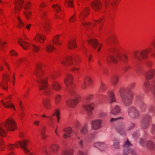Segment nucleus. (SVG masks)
<instances>
[{
	"instance_id": "nucleus-1",
	"label": "nucleus",
	"mask_w": 155,
	"mask_h": 155,
	"mask_svg": "<svg viewBox=\"0 0 155 155\" xmlns=\"http://www.w3.org/2000/svg\"><path fill=\"white\" fill-rule=\"evenodd\" d=\"M34 74L37 78V82L39 84L38 87L40 90H44V94L46 95H49L51 91V89H47L48 86V78L44 77V72L42 69L41 65L38 64L35 68Z\"/></svg>"
},
{
	"instance_id": "nucleus-2",
	"label": "nucleus",
	"mask_w": 155,
	"mask_h": 155,
	"mask_svg": "<svg viewBox=\"0 0 155 155\" xmlns=\"http://www.w3.org/2000/svg\"><path fill=\"white\" fill-rule=\"evenodd\" d=\"M89 11V8L86 7L80 13L79 15V18L82 25L85 27L89 26L95 27L97 25L99 31H101L104 24V21L102 18H101L98 20H94L92 23L90 22H87L86 21V18L88 15Z\"/></svg>"
},
{
	"instance_id": "nucleus-3",
	"label": "nucleus",
	"mask_w": 155,
	"mask_h": 155,
	"mask_svg": "<svg viewBox=\"0 0 155 155\" xmlns=\"http://www.w3.org/2000/svg\"><path fill=\"white\" fill-rule=\"evenodd\" d=\"M30 142L29 139H26L23 140L18 141L15 144H9L7 146V149L10 150H14L15 147L18 148L19 146L22 149L25 153L29 152V150L28 148V145Z\"/></svg>"
},
{
	"instance_id": "nucleus-4",
	"label": "nucleus",
	"mask_w": 155,
	"mask_h": 155,
	"mask_svg": "<svg viewBox=\"0 0 155 155\" xmlns=\"http://www.w3.org/2000/svg\"><path fill=\"white\" fill-rule=\"evenodd\" d=\"M119 93L124 104L127 106L130 104L131 102L133 97V94L127 95L126 93V91L123 88H121L120 89Z\"/></svg>"
},
{
	"instance_id": "nucleus-5",
	"label": "nucleus",
	"mask_w": 155,
	"mask_h": 155,
	"mask_svg": "<svg viewBox=\"0 0 155 155\" xmlns=\"http://www.w3.org/2000/svg\"><path fill=\"white\" fill-rule=\"evenodd\" d=\"M12 96V95H9L6 96L4 100H1V103L6 108H12L14 110L16 111L14 104L11 101Z\"/></svg>"
},
{
	"instance_id": "nucleus-6",
	"label": "nucleus",
	"mask_w": 155,
	"mask_h": 155,
	"mask_svg": "<svg viewBox=\"0 0 155 155\" xmlns=\"http://www.w3.org/2000/svg\"><path fill=\"white\" fill-rule=\"evenodd\" d=\"M5 129L8 131H13L17 128V126L14 120L12 118L6 119L2 124Z\"/></svg>"
},
{
	"instance_id": "nucleus-7",
	"label": "nucleus",
	"mask_w": 155,
	"mask_h": 155,
	"mask_svg": "<svg viewBox=\"0 0 155 155\" xmlns=\"http://www.w3.org/2000/svg\"><path fill=\"white\" fill-rule=\"evenodd\" d=\"M78 57L77 55L73 56L65 57L60 61V62L62 64L65 66L74 65L73 62L76 61L78 59Z\"/></svg>"
},
{
	"instance_id": "nucleus-8",
	"label": "nucleus",
	"mask_w": 155,
	"mask_h": 155,
	"mask_svg": "<svg viewBox=\"0 0 155 155\" xmlns=\"http://www.w3.org/2000/svg\"><path fill=\"white\" fill-rule=\"evenodd\" d=\"M104 2L106 8L111 9L116 8L118 4L117 0H104Z\"/></svg>"
},
{
	"instance_id": "nucleus-9",
	"label": "nucleus",
	"mask_w": 155,
	"mask_h": 155,
	"mask_svg": "<svg viewBox=\"0 0 155 155\" xmlns=\"http://www.w3.org/2000/svg\"><path fill=\"white\" fill-rule=\"evenodd\" d=\"M9 75L6 73L3 74L2 79L1 83V86L4 89L6 90L8 88V83L9 81Z\"/></svg>"
},
{
	"instance_id": "nucleus-10",
	"label": "nucleus",
	"mask_w": 155,
	"mask_h": 155,
	"mask_svg": "<svg viewBox=\"0 0 155 155\" xmlns=\"http://www.w3.org/2000/svg\"><path fill=\"white\" fill-rule=\"evenodd\" d=\"M91 6V8L95 11L97 12L102 7V3L100 1L95 0L92 2Z\"/></svg>"
},
{
	"instance_id": "nucleus-11",
	"label": "nucleus",
	"mask_w": 155,
	"mask_h": 155,
	"mask_svg": "<svg viewBox=\"0 0 155 155\" xmlns=\"http://www.w3.org/2000/svg\"><path fill=\"white\" fill-rule=\"evenodd\" d=\"M45 39V36L42 33H37L34 38V40L35 42L39 43H44Z\"/></svg>"
},
{
	"instance_id": "nucleus-12",
	"label": "nucleus",
	"mask_w": 155,
	"mask_h": 155,
	"mask_svg": "<svg viewBox=\"0 0 155 155\" xmlns=\"http://www.w3.org/2000/svg\"><path fill=\"white\" fill-rule=\"evenodd\" d=\"M88 43L90 45L92 46L94 48H96L97 46H98V48L97 50L98 52L99 51L101 47L102 46V44H100L98 45V43L96 39H91L88 41Z\"/></svg>"
},
{
	"instance_id": "nucleus-13",
	"label": "nucleus",
	"mask_w": 155,
	"mask_h": 155,
	"mask_svg": "<svg viewBox=\"0 0 155 155\" xmlns=\"http://www.w3.org/2000/svg\"><path fill=\"white\" fill-rule=\"evenodd\" d=\"M73 80V75L71 74H68L64 78V81L65 85L68 87L72 84Z\"/></svg>"
},
{
	"instance_id": "nucleus-14",
	"label": "nucleus",
	"mask_w": 155,
	"mask_h": 155,
	"mask_svg": "<svg viewBox=\"0 0 155 155\" xmlns=\"http://www.w3.org/2000/svg\"><path fill=\"white\" fill-rule=\"evenodd\" d=\"M60 112L59 110L58 109H56L54 113L52 114V115L50 117L46 116L45 114H43L41 116V117H43L47 118L51 120L52 119L53 117L56 116L57 117V121L58 123L59 122V120L60 119Z\"/></svg>"
},
{
	"instance_id": "nucleus-15",
	"label": "nucleus",
	"mask_w": 155,
	"mask_h": 155,
	"mask_svg": "<svg viewBox=\"0 0 155 155\" xmlns=\"http://www.w3.org/2000/svg\"><path fill=\"white\" fill-rule=\"evenodd\" d=\"M18 43L24 50H27L30 49L31 46L30 42L20 40L18 41Z\"/></svg>"
},
{
	"instance_id": "nucleus-16",
	"label": "nucleus",
	"mask_w": 155,
	"mask_h": 155,
	"mask_svg": "<svg viewBox=\"0 0 155 155\" xmlns=\"http://www.w3.org/2000/svg\"><path fill=\"white\" fill-rule=\"evenodd\" d=\"M50 86L52 90L57 91H60L62 88L59 83L55 81L52 82Z\"/></svg>"
},
{
	"instance_id": "nucleus-17",
	"label": "nucleus",
	"mask_w": 155,
	"mask_h": 155,
	"mask_svg": "<svg viewBox=\"0 0 155 155\" xmlns=\"http://www.w3.org/2000/svg\"><path fill=\"white\" fill-rule=\"evenodd\" d=\"M79 102V100L78 98L74 99H69L66 101V104L69 107L74 108Z\"/></svg>"
},
{
	"instance_id": "nucleus-18",
	"label": "nucleus",
	"mask_w": 155,
	"mask_h": 155,
	"mask_svg": "<svg viewBox=\"0 0 155 155\" xmlns=\"http://www.w3.org/2000/svg\"><path fill=\"white\" fill-rule=\"evenodd\" d=\"M152 50V48H147L142 50L140 53V56L144 59L147 58L148 53L151 52Z\"/></svg>"
},
{
	"instance_id": "nucleus-19",
	"label": "nucleus",
	"mask_w": 155,
	"mask_h": 155,
	"mask_svg": "<svg viewBox=\"0 0 155 155\" xmlns=\"http://www.w3.org/2000/svg\"><path fill=\"white\" fill-rule=\"evenodd\" d=\"M15 13H17L21 8V5L24 2V0H15Z\"/></svg>"
},
{
	"instance_id": "nucleus-20",
	"label": "nucleus",
	"mask_w": 155,
	"mask_h": 155,
	"mask_svg": "<svg viewBox=\"0 0 155 155\" xmlns=\"http://www.w3.org/2000/svg\"><path fill=\"white\" fill-rule=\"evenodd\" d=\"M93 83V81L91 78L88 76L84 77V80L83 85L84 88H86L87 86H91Z\"/></svg>"
},
{
	"instance_id": "nucleus-21",
	"label": "nucleus",
	"mask_w": 155,
	"mask_h": 155,
	"mask_svg": "<svg viewBox=\"0 0 155 155\" xmlns=\"http://www.w3.org/2000/svg\"><path fill=\"white\" fill-rule=\"evenodd\" d=\"M101 121L99 120H93L91 122L92 128L94 130H96L100 128L101 126Z\"/></svg>"
},
{
	"instance_id": "nucleus-22",
	"label": "nucleus",
	"mask_w": 155,
	"mask_h": 155,
	"mask_svg": "<svg viewBox=\"0 0 155 155\" xmlns=\"http://www.w3.org/2000/svg\"><path fill=\"white\" fill-rule=\"evenodd\" d=\"M108 98V102L110 103H112L116 102V99L115 97L114 92L112 91H109L107 93Z\"/></svg>"
},
{
	"instance_id": "nucleus-23",
	"label": "nucleus",
	"mask_w": 155,
	"mask_h": 155,
	"mask_svg": "<svg viewBox=\"0 0 155 155\" xmlns=\"http://www.w3.org/2000/svg\"><path fill=\"white\" fill-rule=\"evenodd\" d=\"M59 149V147L57 144H52L50 147V149L51 152L54 154H57Z\"/></svg>"
},
{
	"instance_id": "nucleus-24",
	"label": "nucleus",
	"mask_w": 155,
	"mask_h": 155,
	"mask_svg": "<svg viewBox=\"0 0 155 155\" xmlns=\"http://www.w3.org/2000/svg\"><path fill=\"white\" fill-rule=\"evenodd\" d=\"M60 36V35H56L53 38L52 42L57 46H60L62 44V41L59 39Z\"/></svg>"
},
{
	"instance_id": "nucleus-25",
	"label": "nucleus",
	"mask_w": 155,
	"mask_h": 155,
	"mask_svg": "<svg viewBox=\"0 0 155 155\" xmlns=\"http://www.w3.org/2000/svg\"><path fill=\"white\" fill-rule=\"evenodd\" d=\"M32 4L31 2L27 0L24 1L21 5V7L23 8L25 10H28L30 9L32 6Z\"/></svg>"
},
{
	"instance_id": "nucleus-26",
	"label": "nucleus",
	"mask_w": 155,
	"mask_h": 155,
	"mask_svg": "<svg viewBox=\"0 0 155 155\" xmlns=\"http://www.w3.org/2000/svg\"><path fill=\"white\" fill-rule=\"evenodd\" d=\"M45 49L48 53H52L55 50L56 48L52 44H49L46 45Z\"/></svg>"
},
{
	"instance_id": "nucleus-27",
	"label": "nucleus",
	"mask_w": 155,
	"mask_h": 155,
	"mask_svg": "<svg viewBox=\"0 0 155 155\" xmlns=\"http://www.w3.org/2000/svg\"><path fill=\"white\" fill-rule=\"evenodd\" d=\"M129 113L130 116L133 118L138 116L139 114L138 111L134 107L130 108L129 110Z\"/></svg>"
},
{
	"instance_id": "nucleus-28",
	"label": "nucleus",
	"mask_w": 155,
	"mask_h": 155,
	"mask_svg": "<svg viewBox=\"0 0 155 155\" xmlns=\"http://www.w3.org/2000/svg\"><path fill=\"white\" fill-rule=\"evenodd\" d=\"M155 74V69H151L146 74L145 77L147 80H149L153 77Z\"/></svg>"
},
{
	"instance_id": "nucleus-29",
	"label": "nucleus",
	"mask_w": 155,
	"mask_h": 155,
	"mask_svg": "<svg viewBox=\"0 0 155 155\" xmlns=\"http://www.w3.org/2000/svg\"><path fill=\"white\" fill-rule=\"evenodd\" d=\"M94 104L93 103H92L89 104L84 105L83 107L88 113H90L94 109Z\"/></svg>"
},
{
	"instance_id": "nucleus-30",
	"label": "nucleus",
	"mask_w": 155,
	"mask_h": 155,
	"mask_svg": "<svg viewBox=\"0 0 155 155\" xmlns=\"http://www.w3.org/2000/svg\"><path fill=\"white\" fill-rule=\"evenodd\" d=\"M42 102L43 105L46 109H49L51 107V101L49 99L44 98L42 100Z\"/></svg>"
},
{
	"instance_id": "nucleus-31",
	"label": "nucleus",
	"mask_w": 155,
	"mask_h": 155,
	"mask_svg": "<svg viewBox=\"0 0 155 155\" xmlns=\"http://www.w3.org/2000/svg\"><path fill=\"white\" fill-rule=\"evenodd\" d=\"M48 12L47 11H46L45 12H43L42 13L41 17V19L43 21L44 23H47L48 24L50 23V20L48 17Z\"/></svg>"
},
{
	"instance_id": "nucleus-32",
	"label": "nucleus",
	"mask_w": 155,
	"mask_h": 155,
	"mask_svg": "<svg viewBox=\"0 0 155 155\" xmlns=\"http://www.w3.org/2000/svg\"><path fill=\"white\" fill-rule=\"evenodd\" d=\"M77 45L75 40H71L68 42V47L69 49H74L77 48Z\"/></svg>"
},
{
	"instance_id": "nucleus-33",
	"label": "nucleus",
	"mask_w": 155,
	"mask_h": 155,
	"mask_svg": "<svg viewBox=\"0 0 155 155\" xmlns=\"http://www.w3.org/2000/svg\"><path fill=\"white\" fill-rule=\"evenodd\" d=\"M52 8L57 13L61 12H62V10L60 5L58 4H54L51 6Z\"/></svg>"
},
{
	"instance_id": "nucleus-34",
	"label": "nucleus",
	"mask_w": 155,
	"mask_h": 155,
	"mask_svg": "<svg viewBox=\"0 0 155 155\" xmlns=\"http://www.w3.org/2000/svg\"><path fill=\"white\" fill-rule=\"evenodd\" d=\"M74 153V150L72 149H69L64 150L62 153V155H73Z\"/></svg>"
},
{
	"instance_id": "nucleus-35",
	"label": "nucleus",
	"mask_w": 155,
	"mask_h": 155,
	"mask_svg": "<svg viewBox=\"0 0 155 155\" xmlns=\"http://www.w3.org/2000/svg\"><path fill=\"white\" fill-rule=\"evenodd\" d=\"M23 14L27 20H29L31 17L32 12L31 11L25 10L23 13Z\"/></svg>"
},
{
	"instance_id": "nucleus-36",
	"label": "nucleus",
	"mask_w": 155,
	"mask_h": 155,
	"mask_svg": "<svg viewBox=\"0 0 155 155\" xmlns=\"http://www.w3.org/2000/svg\"><path fill=\"white\" fill-rule=\"evenodd\" d=\"M17 20L18 22L17 27L18 28H22L24 25V23L21 20L20 17L18 16H17Z\"/></svg>"
},
{
	"instance_id": "nucleus-37",
	"label": "nucleus",
	"mask_w": 155,
	"mask_h": 155,
	"mask_svg": "<svg viewBox=\"0 0 155 155\" xmlns=\"http://www.w3.org/2000/svg\"><path fill=\"white\" fill-rule=\"evenodd\" d=\"M107 61L108 62H113L114 63H117V61L115 57L112 55H110L107 57Z\"/></svg>"
},
{
	"instance_id": "nucleus-38",
	"label": "nucleus",
	"mask_w": 155,
	"mask_h": 155,
	"mask_svg": "<svg viewBox=\"0 0 155 155\" xmlns=\"http://www.w3.org/2000/svg\"><path fill=\"white\" fill-rule=\"evenodd\" d=\"M4 125L2 124L0 125V136L5 137L7 134V132L3 128Z\"/></svg>"
},
{
	"instance_id": "nucleus-39",
	"label": "nucleus",
	"mask_w": 155,
	"mask_h": 155,
	"mask_svg": "<svg viewBox=\"0 0 155 155\" xmlns=\"http://www.w3.org/2000/svg\"><path fill=\"white\" fill-rule=\"evenodd\" d=\"M118 77L116 75H114L112 76L111 78V82L112 84L116 85L118 81Z\"/></svg>"
},
{
	"instance_id": "nucleus-40",
	"label": "nucleus",
	"mask_w": 155,
	"mask_h": 155,
	"mask_svg": "<svg viewBox=\"0 0 155 155\" xmlns=\"http://www.w3.org/2000/svg\"><path fill=\"white\" fill-rule=\"evenodd\" d=\"M61 97L59 94H57L54 97V103L56 104H59L61 102Z\"/></svg>"
},
{
	"instance_id": "nucleus-41",
	"label": "nucleus",
	"mask_w": 155,
	"mask_h": 155,
	"mask_svg": "<svg viewBox=\"0 0 155 155\" xmlns=\"http://www.w3.org/2000/svg\"><path fill=\"white\" fill-rule=\"evenodd\" d=\"M114 51V54L116 55L117 58L119 60H121L122 59V56L119 51V49H117L116 48H115Z\"/></svg>"
},
{
	"instance_id": "nucleus-42",
	"label": "nucleus",
	"mask_w": 155,
	"mask_h": 155,
	"mask_svg": "<svg viewBox=\"0 0 155 155\" xmlns=\"http://www.w3.org/2000/svg\"><path fill=\"white\" fill-rule=\"evenodd\" d=\"M32 46L33 51L35 52L39 51L41 49V48L40 46L35 44H32Z\"/></svg>"
},
{
	"instance_id": "nucleus-43",
	"label": "nucleus",
	"mask_w": 155,
	"mask_h": 155,
	"mask_svg": "<svg viewBox=\"0 0 155 155\" xmlns=\"http://www.w3.org/2000/svg\"><path fill=\"white\" fill-rule=\"evenodd\" d=\"M120 109L118 106H116L111 111V113L113 114H116L119 113Z\"/></svg>"
},
{
	"instance_id": "nucleus-44",
	"label": "nucleus",
	"mask_w": 155,
	"mask_h": 155,
	"mask_svg": "<svg viewBox=\"0 0 155 155\" xmlns=\"http://www.w3.org/2000/svg\"><path fill=\"white\" fill-rule=\"evenodd\" d=\"M73 1L71 0H66L65 4L66 5L68 6L71 8H73L74 7L73 5Z\"/></svg>"
},
{
	"instance_id": "nucleus-45",
	"label": "nucleus",
	"mask_w": 155,
	"mask_h": 155,
	"mask_svg": "<svg viewBox=\"0 0 155 155\" xmlns=\"http://www.w3.org/2000/svg\"><path fill=\"white\" fill-rule=\"evenodd\" d=\"M24 59L25 58H18L17 60H16L15 62V64L16 67H18L21 63L24 61Z\"/></svg>"
},
{
	"instance_id": "nucleus-46",
	"label": "nucleus",
	"mask_w": 155,
	"mask_h": 155,
	"mask_svg": "<svg viewBox=\"0 0 155 155\" xmlns=\"http://www.w3.org/2000/svg\"><path fill=\"white\" fill-rule=\"evenodd\" d=\"M5 148V142L4 140L2 138H0V149L1 151H3Z\"/></svg>"
},
{
	"instance_id": "nucleus-47",
	"label": "nucleus",
	"mask_w": 155,
	"mask_h": 155,
	"mask_svg": "<svg viewBox=\"0 0 155 155\" xmlns=\"http://www.w3.org/2000/svg\"><path fill=\"white\" fill-rule=\"evenodd\" d=\"M49 23L48 24L44 23L45 31L46 33H48L50 31L51 28L49 25Z\"/></svg>"
},
{
	"instance_id": "nucleus-48",
	"label": "nucleus",
	"mask_w": 155,
	"mask_h": 155,
	"mask_svg": "<svg viewBox=\"0 0 155 155\" xmlns=\"http://www.w3.org/2000/svg\"><path fill=\"white\" fill-rule=\"evenodd\" d=\"M76 20V18L75 14H74L69 18V21L70 23H73L75 22Z\"/></svg>"
},
{
	"instance_id": "nucleus-49",
	"label": "nucleus",
	"mask_w": 155,
	"mask_h": 155,
	"mask_svg": "<svg viewBox=\"0 0 155 155\" xmlns=\"http://www.w3.org/2000/svg\"><path fill=\"white\" fill-rule=\"evenodd\" d=\"M64 131L67 134H68L71 135V133L72 132V128L71 127H67L64 129Z\"/></svg>"
},
{
	"instance_id": "nucleus-50",
	"label": "nucleus",
	"mask_w": 155,
	"mask_h": 155,
	"mask_svg": "<svg viewBox=\"0 0 155 155\" xmlns=\"http://www.w3.org/2000/svg\"><path fill=\"white\" fill-rule=\"evenodd\" d=\"M78 144L80 147H82L84 145V141L80 137H78L77 138Z\"/></svg>"
},
{
	"instance_id": "nucleus-51",
	"label": "nucleus",
	"mask_w": 155,
	"mask_h": 155,
	"mask_svg": "<svg viewBox=\"0 0 155 155\" xmlns=\"http://www.w3.org/2000/svg\"><path fill=\"white\" fill-rule=\"evenodd\" d=\"M9 54L11 56L17 57L18 56V54L14 50H12L9 52Z\"/></svg>"
},
{
	"instance_id": "nucleus-52",
	"label": "nucleus",
	"mask_w": 155,
	"mask_h": 155,
	"mask_svg": "<svg viewBox=\"0 0 155 155\" xmlns=\"http://www.w3.org/2000/svg\"><path fill=\"white\" fill-rule=\"evenodd\" d=\"M87 127L86 125H85L83 126L81 131V133L84 134L87 133Z\"/></svg>"
},
{
	"instance_id": "nucleus-53",
	"label": "nucleus",
	"mask_w": 155,
	"mask_h": 155,
	"mask_svg": "<svg viewBox=\"0 0 155 155\" xmlns=\"http://www.w3.org/2000/svg\"><path fill=\"white\" fill-rule=\"evenodd\" d=\"M98 144L99 146V148L100 150H104V149L105 148L106 145H105L103 143H97Z\"/></svg>"
},
{
	"instance_id": "nucleus-54",
	"label": "nucleus",
	"mask_w": 155,
	"mask_h": 155,
	"mask_svg": "<svg viewBox=\"0 0 155 155\" xmlns=\"http://www.w3.org/2000/svg\"><path fill=\"white\" fill-rule=\"evenodd\" d=\"M155 146V144L151 142H149L147 144L148 148L151 149H153Z\"/></svg>"
},
{
	"instance_id": "nucleus-55",
	"label": "nucleus",
	"mask_w": 155,
	"mask_h": 155,
	"mask_svg": "<svg viewBox=\"0 0 155 155\" xmlns=\"http://www.w3.org/2000/svg\"><path fill=\"white\" fill-rule=\"evenodd\" d=\"M83 54L84 55H85L88 58V61L89 63H90L91 61L92 58V55L90 54L89 55V56L87 57V52H83Z\"/></svg>"
},
{
	"instance_id": "nucleus-56",
	"label": "nucleus",
	"mask_w": 155,
	"mask_h": 155,
	"mask_svg": "<svg viewBox=\"0 0 155 155\" xmlns=\"http://www.w3.org/2000/svg\"><path fill=\"white\" fill-rule=\"evenodd\" d=\"M139 53V51L137 50L134 51L133 53L134 56V57L138 59H140L138 55Z\"/></svg>"
},
{
	"instance_id": "nucleus-57",
	"label": "nucleus",
	"mask_w": 155,
	"mask_h": 155,
	"mask_svg": "<svg viewBox=\"0 0 155 155\" xmlns=\"http://www.w3.org/2000/svg\"><path fill=\"white\" fill-rule=\"evenodd\" d=\"M79 70V68H73L71 69V71L74 73H78Z\"/></svg>"
},
{
	"instance_id": "nucleus-58",
	"label": "nucleus",
	"mask_w": 155,
	"mask_h": 155,
	"mask_svg": "<svg viewBox=\"0 0 155 155\" xmlns=\"http://www.w3.org/2000/svg\"><path fill=\"white\" fill-rule=\"evenodd\" d=\"M130 146H131V144L130 143L128 140H127L124 145V147H129Z\"/></svg>"
},
{
	"instance_id": "nucleus-59",
	"label": "nucleus",
	"mask_w": 155,
	"mask_h": 155,
	"mask_svg": "<svg viewBox=\"0 0 155 155\" xmlns=\"http://www.w3.org/2000/svg\"><path fill=\"white\" fill-rule=\"evenodd\" d=\"M106 89V87L104 84L101 83L100 87V89L102 91H104Z\"/></svg>"
},
{
	"instance_id": "nucleus-60",
	"label": "nucleus",
	"mask_w": 155,
	"mask_h": 155,
	"mask_svg": "<svg viewBox=\"0 0 155 155\" xmlns=\"http://www.w3.org/2000/svg\"><path fill=\"white\" fill-rule=\"evenodd\" d=\"M46 6L47 5L45 2H42L40 5V8L41 9L46 7Z\"/></svg>"
},
{
	"instance_id": "nucleus-61",
	"label": "nucleus",
	"mask_w": 155,
	"mask_h": 155,
	"mask_svg": "<svg viewBox=\"0 0 155 155\" xmlns=\"http://www.w3.org/2000/svg\"><path fill=\"white\" fill-rule=\"evenodd\" d=\"M71 135L69 134H68L66 133L64 134L63 135V137L64 138L67 139L69 137H71Z\"/></svg>"
},
{
	"instance_id": "nucleus-62",
	"label": "nucleus",
	"mask_w": 155,
	"mask_h": 155,
	"mask_svg": "<svg viewBox=\"0 0 155 155\" xmlns=\"http://www.w3.org/2000/svg\"><path fill=\"white\" fill-rule=\"evenodd\" d=\"M93 95L92 94H90L88 95L86 97V99L88 100H90L93 98Z\"/></svg>"
},
{
	"instance_id": "nucleus-63",
	"label": "nucleus",
	"mask_w": 155,
	"mask_h": 155,
	"mask_svg": "<svg viewBox=\"0 0 155 155\" xmlns=\"http://www.w3.org/2000/svg\"><path fill=\"white\" fill-rule=\"evenodd\" d=\"M3 63L6 66V68H8L9 70L10 69V66L9 65V64L5 61H3Z\"/></svg>"
},
{
	"instance_id": "nucleus-64",
	"label": "nucleus",
	"mask_w": 155,
	"mask_h": 155,
	"mask_svg": "<svg viewBox=\"0 0 155 155\" xmlns=\"http://www.w3.org/2000/svg\"><path fill=\"white\" fill-rule=\"evenodd\" d=\"M128 59L127 55L126 54H124V62H126Z\"/></svg>"
}]
</instances>
